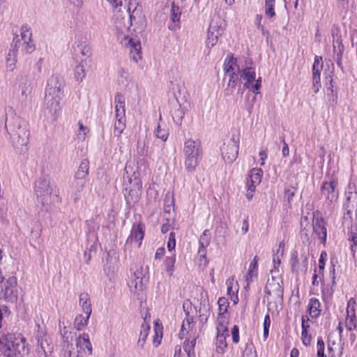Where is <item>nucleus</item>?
Masks as SVG:
<instances>
[{
  "instance_id": "18",
  "label": "nucleus",
  "mask_w": 357,
  "mask_h": 357,
  "mask_svg": "<svg viewBox=\"0 0 357 357\" xmlns=\"http://www.w3.org/2000/svg\"><path fill=\"white\" fill-rule=\"evenodd\" d=\"M226 76L229 77V82L227 84V86L225 90V96H230L233 93L234 90L236 86H239L238 91L241 89H240L241 84V80L238 77V73L235 72L234 74H228Z\"/></svg>"
},
{
  "instance_id": "10",
  "label": "nucleus",
  "mask_w": 357,
  "mask_h": 357,
  "mask_svg": "<svg viewBox=\"0 0 357 357\" xmlns=\"http://www.w3.org/2000/svg\"><path fill=\"white\" fill-rule=\"evenodd\" d=\"M217 335H216V351L218 353L222 354L225 349L227 347L226 342L227 336H229L228 329L227 326L222 322H219V325L217 327Z\"/></svg>"
},
{
  "instance_id": "39",
  "label": "nucleus",
  "mask_w": 357,
  "mask_h": 357,
  "mask_svg": "<svg viewBox=\"0 0 357 357\" xmlns=\"http://www.w3.org/2000/svg\"><path fill=\"white\" fill-rule=\"evenodd\" d=\"M21 45L22 46V43H21L20 39L17 36L13 40V43L11 44V47H13V49L10 50V52L8 54V61L10 59L11 56L15 57L16 56V52Z\"/></svg>"
},
{
  "instance_id": "3",
  "label": "nucleus",
  "mask_w": 357,
  "mask_h": 357,
  "mask_svg": "<svg viewBox=\"0 0 357 357\" xmlns=\"http://www.w3.org/2000/svg\"><path fill=\"white\" fill-rule=\"evenodd\" d=\"M183 153L186 170L188 172H194L202 155L201 142L199 139H187L184 142Z\"/></svg>"
},
{
  "instance_id": "45",
  "label": "nucleus",
  "mask_w": 357,
  "mask_h": 357,
  "mask_svg": "<svg viewBox=\"0 0 357 357\" xmlns=\"http://www.w3.org/2000/svg\"><path fill=\"white\" fill-rule=\"evenodd\" d=\"M21 94L27 96L31 92V86L30 80L25 79L20 85Z\"/></svg>"
},
{
  "instance_id": "4",
  "label": "nucleus",
  "mask_w": 357,
  "mask_h": 357,
  "mask_svg": "<svg viewBox=\"0 0 357 357\" xmlns=\"http://www.w3.org/2000/svg\"><path fill=\"white\" fill-rule=\"evenodd\" d=\"M283 282L282 280H276L275 277H272L271 280L268 279L264 288L265 296L264 301L267 298L268 309L271 310V306L273 305L276 308L278 304L282 305L283 303Z\"/></svg>"
},
{
  "instance_id": "42",
  "label": "nucleus",
  "mask_w": 357,
  "mask_h": 357,
  "mask_svg": "<svg viewBox=\"0 0 357 357\" xmlns=\"http://www.w3.org/2000/svg\"><path fill=\"white\" fill-rule=\"evenodd\" d=\"M275 1V0H265V13L270 18L275 15L274 10Z\"/></svg>"
},
{
  "instance_id": "16",
  "label": "nucleus",
  "mask_w": 357,
  "mask_h": 357,
  "mask_svg": "<svg viewBox=\"0 0 357 357\" xmlns=\"http://www.w3.org/2000/svg\"><path fill=\"white\" fill-rule=\"evenodd\" d=\"M171 114L175 123L178 126L182 124L183 118L185 114V108L182 107L181 104L175 100L171 102Z\"/></svg>"
},
{
  "instance_id": "13",
  "label": "nucleus",
  "mask_w": 357,
  "mask_h": 357,
  "mask_svg": "<svg viewBox=\"0 0 357 357\" xmlns=\"http://www.w3.org/2000/svg\"><path fill=\"white\" fill-rule=\"evenodd\" d=\"M141 184L136 183L133 187L128 190V192L124 194L126 204L129 207H132L137 203L141 195Z\"/></svg>"
},
{
  "instance_id": "60",
  "label": "nucleus",
  "mask_w": 357,
  "mask_h": 357,
  "mask_svg": "<svg viewBox=\"0 0 357 357\" xmlns=\"http://www.w3.org/2000/svg\"><path fill=\"white\" fill-rule=\"evenodd\" d=\"M295 189L294 190H291V189H285L284 190V197L285 199H287V200L288 201L289 203L291 202L292 198L294 197L295 195Z\"/></svg>"
},
{
  "instance_id": "28",
  "label": "nucleus",
  "mask_w": 357,
  "mask_h": 357,
  "mask_svg": "<svg viewBox=\"0 0 357 357\" xmlns=\"http://www.w3.org/2000/svg\"><path fill=\"white\" fill-rule=\"evenodd\" d=\"M26 340L24 337H23L21 334H18V340H16L15 342L12 344L11 349L13 350V353L15 354V357L17 354H23L26 350Z\"/></svg>"
},
{
  "instance_id": "33",
  "label": "nucleus",
  "mask_w": 357,
  "mask_h": 357,
  "mask_svg": "<svg viewBox=\"0 0 357 357\" xmlns=\"http://www.w3.org/2000/svg\"><path fill=\"white\" fill-rule=\"evenodd\" d=\"M350 223V227H348L349 240L352 242V244H351V249L352 251H354V248L357 245V224L354 222Z\"/></svg>"
},
{
  "instance_id": "48",
  "label": "nucleus",
  "mask_w": 357,
  "mask_h": 357,
  "mask_svg": "<svg viewBox=\"0 0 357 357\" xmlns=\"http://www.w3.org/2000/svg\"><path fill=\"white\" fill-rule=\"evenodd\" d=\"M155 135L157 138H159L162 142H165L167 139L169 132L167 130L162 129L160 125H158L157 130L155 131Z\"/></svg>"
},
{
  "instance_id": "27",
  "label": "nucleus",
  "mask_w": 357,
  "mask_h": 357,
  "mask_svg": "<svg viewBox=\"0 0 357 357\" xmlns=\"http://www.w3.org/2000/svg\"><path fill=\"white\" fill-rule=\"evenodd\" d=\"M79 305L82 306L83 312L87 315V319H89L92 309L90 298L87 293H82L79 295Z\"/></svg>"
},
{
  "instance_id": "32",
  "label": "nucleus",
  "mask_w": 357,
  "mask_h": 357,
  "mask_svg": "<svg viewBox=\"0 0 357 357\" xmlns=\"http://www.w3.org/2000/svg\"><path fill=\"white\" fill-rule=\"evenodd\" d=\"M86 66V61L82 60L81 62L75 67L74 77L77 82H81L86 77L85 66Z\"/></svg>"
},
{
  "instance_id": "6",
  "label": "nucleus",
  "mask_w": 357,
  "mask_h": 357,
  "mask_svg": "<svg viewBox=\"0 0 357 357\" xmlns=\"http://www.w3.org/2000/svg\"><path fill=\"white\" fill-rule=\"evenodd\" d=\"M337 186V181L335 180L322 182L321 186V195L322 197H324L325 202L328 205H331L338 197Z\"/></svg>"
},
{
  "instance_id": "34",
  "label": "nucleus",
  "mask_w": 357,
  "mask_h": 357,
  "mask_svg": "<svg viewBox=\"0 0 357 357\" xmlns=\"http://www.w3.org/2000/svg\"><path fill=\"white\" fill-rule=\"evenodd\" d=\"M263 171L261 169L253 168L249 173L248 178L252 183L259 184L261 181Z\"/></svg>"
},
{
  "instance_id": "55",
  "label": "nucleus",
  "mask_w": 357,
  "mask_h": 357,
  "mask_svg": "<svg viewBox=\"0 0 357 357\" xmlns=\"http://www.w3.org/2000/svg\"><path fill=\"white\" fill-rule=\"evenodd\" d=\"M16 286H17L16 277L10 276L7 279V280L4 283L3 288H5V287L13 288V287H16Z\"/></svg>"
},
{
  "instance_id": "31",
  "label": "nucleus",
  "mask_w": 357,
  "mask_h": 357,
  "mask_svg": "<svg viewBox=\"0 0 357 357\" xmlns=\"http://www.w3.org/2000/svg\"><path fill=\"white\" fill-rule=\"evenodd\" d=\"M149 331L150 326L144 320L141 325V331L139 333V340L137 342V347H139L140 349L144 348Z\"/></svg>"
},
{
  "instance_id": "58",
  "label": "nucleus",
  "mask_w": 357,
  "mask_h": 357,
  "mask_svg": "<svg viewBox=\"0 0 357 357\" xmlns=\"http://www.w3.org/2000/svg\"><path fill=\"white\" fill-rule=\"evenodd\" d=\"M77 47L79 48L81 54L83 56H87L90 54L91 47L87 44H80L77 46Z\"/></svg>"
},
{
  "instance_id": "40",
  "label": "nucleus",
  "mask_w": 357,
  "mask_h": 357,
  "mask_svg": "<svg viewBox=\"0 0 357 357\" xmlns=\"http://www.w3.org/2000/svg\"><path fill=\"white\" fill-rule=\"evenodd\" d=\"M89 319H87V315H86V317H84L82 314H79L75 317L74 325L75 327L78 331H81L83 329L84 327H85L87 325Z\"/></svg>"
},
{
  "instance_id": "38",
  "label": "nucleus",
  "mask_w": 357,
  "mask_h": 357,
  "mask_svg": "<svg viewBox=\"0 0 357 357\" xmlns=\"http://www.w3.org/2000/svg\"><path fill=\"white\" fill-rule=\"evenodd\" d=\"M181 15V11L180 7L176 5L173 1L171 4V20L174 22H178L180 21Z\"/></svg>"
},
{
  "instance_id": "12",
  "label": "nucleus",
  "mask_w": 357,
  "mask_h": 357,
  "mask_svg": "<svg viewBox=\"0 0 357 357\" xmlns=\"http://www.w3.org/2000/svg\"><path fill=\"white\" fill-rule=\"evenodd\" d=\"M344 209L346 212L343 218V224H346L348 221L354 222L352 214L354 212L357 216V197H347V202L344 204Z\"/></svg>"
},
{
  "instance_id": "62",
  "label": "nucleus",
  "mask_w": 357,
  "mask_h": 357,
  "mask_svg": "<svg viewBox=\"0 0 357 357\" xmlns=\"http://www.w3.org/2000/svg\"><path fill=\"white\" fill-rule=\"evenodd\" d=\"M312 89L314 90V93H317L319 90V88L321 87L320 78H312Z\"/></svg>"
},
{
  "instance_id": "41",
  "label": "nucleus",
  "mask_w": 357,
  "mask_h": 357,
  "mask_svg": "<svg viewBox=\"0 0 357 357\" xmlns=\"http://www.w3.org/2000/svg\"><path fill=\"white\" fill-rule=\"evenodd\" d=\"M347 314L346 327L348 331H351L353 329H355L357 326L356 314L352 313Z\"/></svg>"
},
{
  "instance_id": "15",
  "label": "nucleus",
  "mask_w": 357,
  "mask_h": 357,
  "mask_svg": "<svg viewBox=\"0 0 357 357\" xmlns=\"http://www.w3.org/2000/svg\"><path fill=\"white\" fill-rule=\"evenodd\" d=\"M145 231V226L142 222H139L137 225L134 224L132 225L130 235L128 236L126 243H129L135 239L136 241L142 240L144 238ZM142 242H139V247L141 245Z\"/></svg>"
},
{
  "instance_id": "22",
  "label": "nucleus",
  "mask_w": 357,
  "mask_h": 357,
  "mask_svg": "<svg viewBox=\"0 0 357 357\" xmlns=\"http://www.w3.org/2000/svg\"><path fill=\"white\" fill-rule=\"evenodd\" d=\"M224 70L225 75L234 74L235 72H239L240 68L236 63V59L234 58L231 54H228L224 63Z\"/></svg>"
},
{
  "instance_id": "24",
  "label": "nucleus",
  "mask_w": 357,
  "mask_h": 357,
  "mask_svg": "<svg viewBox=\"0 0 357 357\" xmlns=\"http://www.w3.org/2000/svg\"><path fill=\"white\" fill-rule=\"evenodd\" d=\"M320 307L321 303L317 298H312L310 299L307 306V311L309 312V314L312 318L316 319L320 315L321 312Z\"/></svg>"
},
{
  "instance_id": "17",
  "label": "nucleus",
  "mask_w": 357,
  "mask_h": 357,
  "mask_svg": "<svg viewBox=\"0 0 357 357\" xmlns=\"http://www.w3.org/2000/svg\"><path fill=\"white\" fill-rule=\"evenodd\" d=\"M86 185V181H78L72 182L71 197L75 203L79 202L84 195V190Z\"/></svg>"
},
{
  "instance_id": "50",
  "label": "nucleus",
  "mask_w": 357,
  "mask_h": 357,
  "mask_svg": "<svg viewBox=\"0 0 357 357\" xmlns=\"http://www.w3.org/2000/svg\"><path fill=\"white\" fill-rule=\"evenodd\" d=\"M89 162L88 160L84 159L82 160L77 171L79 172H84L89 175Z\"/></svg>"
},
{
  "instance_id": "19",
  "label": "nucleus",
  "mask_w": 357,
  "mask_h": 357,
  "mask_svg": "<svg viewBox=\"0 0 357 357\" xmlns=\"http://www.w3.org/2000/svg\"><path fill=\"white\" fill-rule=\"evenodd\" d=\"M238 73L241 78L246 80L245 83L243 84V89L241 91V93L243 94V90L245 89H250V84L255 80V72L252 70V68L247 67L243 70H240Z\"/></svg>"
},
{
  "instance_id": "35",
  "label": "nucleus",
  "mask_w": 357,
  "mask_h": 357,
  "mask_svg": "<svg viewBox=\"0 0 357 357\" xmlns=\"http://www.w3.org/2000/svg\"><path fill=\"white\" fill-rule=\"evenodd\" d=\"M1 292H3V297L6 301L13 302L17 300V292L16 287L3 288V287H1Z\"/></svg>"
},
{
  "instance_id": "51",
  "label": "nucleus",
  "mask_w": 357,
  "mask_h": 357,
  "mask_svg": "<svg viewBox=\"0 0 357 357\" xmlns=\"http://www.w3.org/2000/svg\"><path fill=\"white\" fill-rule=\"evenodd\" d=\"M31 33L29 32V29L27 26H22V33H21V39L23 42H26L31 40Z\"/></svg>"
},
{
  "instance_id": "54",
  "label": "nucleus",
  "mask_w": 357,
  "mask_h": 357,
  "mask_svg": "<svg viewBox=\"0 0 357 357\" xmlns=\"http://www.w3.org/2000/svg\"><path fill=\"white\" fill-rule=\"evenodd\" d=\"M22 48H23V50L26 52V53H31L34 51L35 50V45L34 44L31 42V40H29V41H26V42H23L22 43Z\"/></svg>"
},
{
  "instance_id": "25",
  "label": "nucleus",
  "mask_w": 357,
  "mask_h": 357,
  "mask_svg": "<svg viewBox=\"0 0 357 357\" xmlns=\"http://www.w3.org/2000/svg\"><path fill=\"white\" fill-rule=\"evenodd\" d=\"M211 241V234L208 230H205L199 238V254L200 257H205L206 248L209 245Z\"/></svg>"
},
{
  "instance_id": "47",
  "label": "nucleus",
  "mask_w": 357,
  "mask_h": 357,
  "mask_svg": "<svg viewBox=\"0 0 357 357\" xmlns=\"http://www.w3.org/2000/svg\"><path fill=\"white\" fill-rule=\"evenodd\" d=\"M219 305V315L223 314L227 312V307L229 306V302L225 297H221L218 301Z\"/></svg>"
},
{
  "instance_id": "21",
  "label": "nucleus",
  "mask_w": 357,
  "mask_h": 357,
  "mask_svg": "<svg viewBox=\"0 0 357 357\" xmlns=\"http://www.w3.org/2000/svg\"><path fill=\"white\" fill-rule=\"evenodd\" d=\"M325 222L324 218H317L315 223L313 225V229L318 237L321 239L323 243H326L327 230L325 226Z\"/></svg>"
},
{
  "instance_id": "20",
  "label": "nucleus",
  "mask_w": 357,
  "mask_h": 357,
  "mask_svg": "<svg viewBox=\"0 0 357 357\" xmlns=\"http://www.w3.org/2000/svg\"><path fill=\"white\" fill-rule=\"evenodd\" d=\"M52 351L53 346L49 343V340L46 337L38 340L36 352L40 357H47L48 354H51Z\"/></svg>"
},
{
  "instance_id": "57",
  "label": "nucleus",
  "mask_w": 357,
  "mask_h": 357,
  "mask_svg": "<svg viewBox=\"0 0 357 357\" xmlns=\"http://www.w3.org/2000/svg\"><path fill=\"white\" fill-rule=\"evenodd\" d=\"M232 340L234 343L239 342V329L238 326L235 325L231 329Z\"/></svg>"
},
{
  "instance_id": "36",
  "label": "nucleus",
  "mask_w": 357,
  "mask_h": 357,
  "mask_svg": "<svg viewBox=\"0 0 357 357\" xmlns=\"http://www.w3.org/2000/svg\"><path fill=\"white\" fill-rule=\"evenodd\" d=\"M126 128V118H116L114 128V135L119 137Z\"/></svg>"
},
{
  "instance_id": "64",
  "label": "nucleus",
  "mask_w": 357,
  "mask_h": 357,
  "mask_svg": "<svg viewBox=\"0 0 357 357\" xmlns=\"http://www.w3.org/2000/svg\"><path fill=\"white\" fill-rule=\"evenodd\" d=\"M257 275V271H253V270L249 269L248 272L247 273V275H246L247 282H252V278L256 277Z\"/></svg>"
},
{
  "instance_id": "63",
  "label": "nucleus",
  "mask_w": 357,
  "mask_h": 357,
  "mask_svg": "<svg viewBox=\"0 0 357 357\" xmlns=\"http://www.w3.org/2000/svg\"><path fill=\"white\" fill-rule=\"evenodd\" d=\"M259 257L258 256H255L252 260V261L250 264L249 269L257 271V267H258V261H259Z\"/></svg>"
},
{
  "instance_id": "26",
  "label": "nucleus",
  "mask_w": 357,
  "mask_h": 357,
  "mask_svg": "<svg viewBox=\"0 0 357 357\" xmlns=\"http://www.w3.org/2000/svg\"><path fill=\"white\" fill-rule=\"evenodd\" d=\"M200 308L199 310V317L200 321L206 323L210 314V306L208 301L203 299L202 297L200 299Z\"/></svg>"
},
{
  "instance_id": "11",
  "label": "nucleus",
  "mask_w": 357,
  "mask_h": 357,
  "mask_svg": "<svg viewBox=\"0 0 357 357\" xmlns=\"http://www.w3.org/2000/svg\"><path fill=\"white\" fill-rule=\"evenodd\" d=\"M16 340H18V334L7 333L2 337V342L1 345V353L4 357H15L11 349Z\"/></svg>"
},
{
  "instance_id": "14",
  "label": "nucleus",
  "mask_w": 357,
  "mask_h": 357,
  "mask_svg": "<svg viewBox=\"0 0 357 357\" xmlns=\"http://www.w3.org/2000/svg\"><path fill=\"white\" fill-rule=\"evenodd\" d=\"M126 47L130 51V55L131 59H132L135 62L137 63L139 59H141V43L139 40L135 38H130Z\"/></svg>"
},
{
  "instance_id": "37",
  "label": "nucleus",
  "mask_w": 357,
  "mask_h": 357,
  "mask_svg": "<svg viewBox=\"0 0 357 357\" xmlns=\"http://www.w3.org/2000/svg\"><path fill=\"white\" fill-rule=\"evenodd\" d=\"M321 61V56H315L314 61L312 66V78H320V69H321L323 66L322 63L320 65V62Z\"/></svg>"
},
{
  "instance_id": "44",
  "label": "nucleus",
  "mask_w": 357,
  "mask_h": 357,
  "mask_svg": "<svg viewBox=\"0 0 357 357\" xmlns=\"http://www.w3.org/2000/svg\"><path fill=\"white\" fill-rule=\"evenodd\" d=\"M134 277H135V279L130 282V287H134L136 291H142V287H143L142 278L140 277L139 273H137L136 272L134 273Z\"/></svg>"
},
{
  "instance_id": "2",
  "label": "nucleus",
  "mask_w": 357,
  "mask_h": 357,
  "mask_svg": "<svg viewBox=\"0 0 357 357\" xmlns=\"http://www.w3.org/2000/svg\"><path fill=\"white\" fill-rule=\"evenodd\" d=\"M65 81L57 76H51L45 89V102L52 114H55L59 109V102L63 96Z\"/></svg>"
},
{
  "instance_id": "56",
  "label": "nucleus",
  "mask_w": 357,
  "mask_h": 357,
  "mask_svg": "<svg viewBox=\"0 0 357 357\" xmlns=\"http://www.w3.org/2000/svg\"><path fill=\"white\" fill-rule=\"evenodd\" d=\"M261 77H259L257 80H256V82L255 84H253V82L250 84V89H251L252 91V93H254V94H257L259 93L257 92V91L260 89L261 87Z\"/></svg>"
},
{
  "instance_id": "7",
  "label": "nucleus",
  "mask_w": 357,
  "mask_h": 357,
  "mask_svg": "<svg viewBox=\"0 0 357 357\" xmlns=\"http://www.w3.org/2000/svg\"><path fill=\"white\" fill-rule=\"evenodd\" d=\"M222 21L219 17L212 19L208 30L206 44L208 47H213L218 42V37L224 32Z\"/></svg>"
},
{
  "instance_id": "59",
  "label": "nucleus",
  "mask_w": 357,
  "mask_h": 357,
  "mask_svg": "<svg viewBox=\"0 0 357 357\" xmlns=\"http://www.w3.org/2000/svg\"><path fill=\"white\" fill-rule=\"evenodd\" d=\"M327 255L326 252H322L319 260V268L320 272L324 271L325 267L326 257Z\"/></svg>"
},
{
  "instance_id": "53",
  "label": "nucleus",
  "mask_w": 357,
  "mask_h": 357,
  "mask_svg": "<svg viewBox=\"0 0 357 357\" xmlns=\"http://www.w3.org/2000/svg\"><path fill=\"white\" fill-rule=\"evenodd\" d=\"M356 301L354 298H351L347 303V314H355Z\"/></svg>"
},
{
  "instance_id": "29",
  "label": "nucleus",
  "mask_w": 357,
  "mask_h": 357,
  "mask_svg": "<svg viewBox=\"0 0 357 357\" xmlns=\"http://www.w3.org/2000/svg\"><path fill=\"white\" fill-rule=\"evenodd\" d=\"M339 30H332V36L333 38V52L335 53H343L344 52V45L342 41V36L339 33Z\"/></svg>"
},
{
  "instance_id": "52",
  "label": "nucleus",
  "mask_w": 357,
  "mask_h": 357,
  "mask_svg": "<svg viewBox=\"0 0 357 357\" xmlns=\"http://www.w3.org/2000/svg\"><path fill=\"white\" fill-rule=\"evenodd\" d=\"M176 246V240H175V234L174 232H171L169 234V240L167 242V248L170 252L174 250Z\"/></svg>"
},
{
  "instance_id": "8",
  "label": "nucleus",
  "mask_w": 357,
  "mask_h": 357,
  "mask_svg": "<svg viewBox=\"0 0 357 357\" xmlns=\"http://www.w3.org/2000/svg\"><path fill=\"white\" fill-rule=\"evenodd\" d=\"M290 264L293 273L298 274L300 271L305 274L308 268V254L303 252L299 259L297 251L294 250L291 255Z\"/></svg>"
},
{
  "instance_id": "23",
  "label": "nucleus",
  "mask_w": 357,
  "mask_h": 357,
  "mask_svg": "<svg viewBox=\"0 0 357 357\" xmlns=\"http://www.w3.org/2000/svg\"><path fill=\"white\" fill-rule=\"evenodd\" d=\"M116 118H126L125 115V98L124 96L117 93L114 98Z\"/></svg>"
},
{
  "instance_id": "30",
  "label": "nucleus",
  "mask_w": 357,
  "mask_h": 357,
  "mask_svg": "<svg viewBox=\"0 0 357 357\" xmlns=\"http://www.w3.org/2000/svg\"><path fill=\"white\" fill-rule=\"evenodd\" d=\"M309 318L307 316H302V341L303 344L309 346L311 342L312 336L308 334L310 325L307 324Z\"/></svg>"
},
{
  "instance_id": "46",
  "label": "nucleus",
  "mask_w": 357,
  "mask_h": 357,
  "mask_svg": "<svg viewBox=\"0 0 357 357\" xmlns=\"http://www.w3.org/2000/svg\"><path fill=\"white\" fill-rule=\"evenodd\" d=\"M82 338V340L84 341V344L85 347L89 351V354H92L93 349H92V345H91V344L90 342V340H89V335L86 334V333H83L82 335H79V338L77 340V344H81V339Z\"/></svg>"
},
{
  "instance_id": "5",
  "label": "nucleus",
  "mask_w": 357,
  "mask_h": 357,
  "mask_svg": "<svg viewBox=\"0 0 357 357\" xmlns=\"http://www.w3.org/2000/svg\"><path fill=\"white\" fill-rule=\"evenodd\" d=\"M52 192L53 190L50 187V182L47 176L45 175L40 176L35 183V193L38 200L43 204L47 203Z\"/></svg>"
},
{
  "instance_id": "43",
  "label": "nucleus",
  "mask_w": 357,
  "mask_h": 357,
  "mask_svg": "<svg viewBox=\"0 0 357 357\" xmlns=\"http://www.w3.org/2000/svg\"><path fill=\"white\" fill-rule=\"evenodd\" d=\"M176 261V257L174 254H172L171 256H168L165 259L166 270L169 272V275H172L174 271V266Z\"/></svg>"
},
{
  "instance_id": "49",
  "label": "nucleus",
  "mask_w": 357,
  "mask_h": 357,
  "mask_svg": "<svg viewBox=\"0 0 357 357\" xmlns=\"http://www.w3.org/2000/svg\"><path fill=\"white\" fill-rule=\"evenodd\" d=\"M317 357H326L324 354V342L321 337H319L317 340Z\"/></svg>"
},
{
  "instance_id": "9",
  "label": "nucleus",
  "mask_w": 357,
  "mask_h": 357,
  "mask_svg": "<svg viewBox=\"0 0 357 357\" xmlns=\"http://www.w3.org/2000/svg\"><path fill=\"white\" fill-rule=\"evenodd\" d=\"M223 159L228 163H232L238 154V143L232 137L227 143H224L222 149Z\"/></svg>"
},
{
  "instance_id": "61",
  "label": "nucleus",
  "mask_w": 357,
  "mask_h": 357,
  "mask_svg": "<svg viewBox=\"0 0 357 357\" xmlns=\"http://www.w3.org/2000/svg\"><path fill=\"white\" fill-rule=\"evenodd\" d=\"M88 176L86 173L84 172H79L78 171L76 172L73 181H86V177Z\"/></svg>"
},
{
  "instance_id": "1",
  "label": "nucleus",
  "mask_w": 357,
  "mask_h": 357,
  "mask_svg": "<svg viewBox=\"0 0 357 357\" xmlns=\"http://www.w3.org/2000/svg\"><path fill=\"white\" fill-rule=\"evenodd\" d=\"M5 128L13 148L20 154L28 150L29 131L26 121L17 116L12 107L6 108Z\"/></svg>"
}]
</instances>
